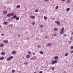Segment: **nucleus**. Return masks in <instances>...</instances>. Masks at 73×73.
Returning <instances> with one entry per match:
<instances>
[{
	"mask_svg": "<svg viewBox=\"0 0 73 73\" xmlns=\"http://www.w3.org/2000/svg\"><path fill=\"white\" fill-rule=\"evenodd\" d=\"M16 52L15 50H14L12 51L13 54H16Z\"/></svg>",
	"mask_w": 73,
	"mask_h": 73,
	"instance_id": "6e6552de",
	"label": "nucleus"
},
{
	"mask_svg": "<svg viewBox=\"0 0 73 73\" xmlns=\"http://www.w3.org/2000/svg\"><path fill=\"white\" fill-rule=\"evenodd\" d=\"M70 9V8H68L66 9L67 12H69Z\"/></svg>",
	"mask_w": 73,
	"mask_h": 73,
	"instance_id": "ddd939ff",
	"label": "nucleus"
},
{
	"mask_svg": "<svg viewBox=\"0 0 73 73\" xmlns=\"http://www.w3.org/2000/svg\"><path fill=\"white\" fill-rule=\"evenodd\" d=\"M69 44H71V41H69Z\"/></svg>",
	"mask_w": 73,
	"mask_h": 73,
	"instance_id": "49530a36",
	"label": "nucleus"
},
{
	"mask_svg": "<svg viewBox=\"0 0 73 73\" xmlns=\"http://www.w3.org/2000/svg\"><path fill=\"white\" fill-rule=\"evenodd\" d=\"M60 33L61 35H62V34L64 33V31H61Z\"/></svg>",
	"mask_w": 73,
	"mask_h": 73,
	"instance_id": "4468645a",
	"label": "nucleus"
},
{
	"mask_svg": "<svg viewBox=\"0 0 73 73\" xmlns=\"http://www.w3.org/2000/svg\"><path fill=\"white\" fill-rule=\"evenodd\" d=\"M71 53H73V50H72V51H71Z\"/></svg>",
	"mask_w": 73,
	"mask_h": 73,
	"instance_id": "de8ad7c7",
	"label": "nucleus"
},
{
	"mask_svg": "<svg viewBox=\"0 0 73 73\" xmlns=\"http://www.w3.org/2000/svg\"><path fill=\"white\" fill-rule=\"evenodd\" d=\"M44 18L45 20H46L47 19V17L46 16H44Z\"/></svg>",
	"mask_w": 73,
	"mask_h": 73,
	"instance_id": "b1692460",
	"label": "nucleus"
},
{
	"mask_svg": "<svg viewBox=\"0 0 73 73\" xmlns=\"http://www.w3.org/2000/svg\"><path fill=\"white\" fill-rule=\"evenodd\" d=\"M0 46L1 47H3L4 46V45H3V44H1L0 45Z\"/></svg>",
	"mask_w": 73,
	"mask_h": 73,
	"instance_id": "aec40b11",
	"label": "nucleus"
},
{
	"mask_svg": "<svg viewBox=\"0 0 73 73\" xmlns=\"http://www.w3.org/2000/svg\"><path fill=\"white\" fill-rule=\"evenodd\" d=\"M1 35L2 36H4V34H2Z\"/></svg>",
	"mask_w": 73,
	"mask_h": 73,
	"instance_id": "37998d69",
	"label": "nucleus"
},
{
	"mask_svg": "<svg viewBox=\"0 0 73 73\" xmlns=\"http://www.w3.org/2000/svg\"><path fill=\"white\" fill-rule=\"evenodd\" d=\"M40 53L41 54H43V52H42V51H41L40 52Z\"/></svg>",
	"mask_w": 73,
	"mask_h": 73,
	"instance_id": "5701e85b",
	"label": "nucleus"
},
{
	"mask_svg": "<svg viewBox=\"0 0 73 73\" xmlns=\"http://www.w3.org/2000/svg\"><path fill=\"white\" fill-rule=\"evenodd\" d=\"M35 58H36V57H32L31 59V60H35Z\"/></svg>",
	"mask_w": 73,
	"mask_h": 73,
	"instance_id": "423d86ee",
	"label": "nucleus"
},
{
	"mask_svg": "<svg viewBox=\"0 0 73 73\" xmlns=\"http://www.w3.org/2000/svg\"><path fill=\"white\" fill-rule=\"evenodd\" d=\"M71 35H73V33H72L71 34Z\"/></svg>",
	"mask_w": 73,
	"mask_h": 73,
	"instance_id": "4d7b16f0",
	"label": "nucleus"
},
{
	"mask_svg": "<svg viewBox=\"0 0 73 73\" xmlns=\"http://www.w3.org/2000/svg\"><path fill=\"white\" fill-rule=\"evenodd\" d=\"M58 56H56L54 58V59L55 60H58Z\"/></svg>",
	"mask_w": 73,
	"mask_h": 73,
	"instance_id": "9b49d317",
	"label": "nucleus"
},
{
	"mask_svg": "<svg viewBox=\"0 0 73 73\" xmlns=\"http://www.w3.org/2000/svg\"><path fill=\"white\" fill-rule=\"evenodd\" d=\"M28 64V63H26V65H27Z\"/></svg>",
	"mask_w": 73,
	"mask_h": 73,
	"instance_id": "13d9d810",
	"label": "nucleus"
},
{
	"mask_svg": "<svg viewBox=\"0 0 73 73\" xmlns=\"http://www.w3.org/2000/svg\"><path fill=\"white\" fill-rule=\"evenodd\" d=\"M5 53L4 52H2L1 53V54L2 56H4V55H5Z\"/></svg>",
	"mask_w": 73,
	"mask_h": 73,
	"instance_id": "20e7f679",
	"label": "nucleus"
},
{
	"mask_svg": "<svg viewBox=\"0 0 73 73\" xmlns=\"http://www.w3.org/2000/svg\"><path fill=\"white\" fill-rule=\"evenodd\" d=\"M47 46H50L51 45V44L50 43H48V44L47 45Z\"/></svg>",
	"mask_w": 73,
	"mask_h": 73,
	"instance_id": "4be33fe9",
	"label": "nucleus"
},
{
	"mask_svg": "<svg viewBox=\"0 0 73 73\" xmlns=\"http://www.w3.org/2000/svg\"><path fill=\"white\" fill-rule=\"evenodd\" d=\"M15 70H12V72L13 73H14L15 72Z\"/></svg>",
	"mask_w": 73,
	"mask_h": 73,
	"instance_id": "2f4dec72",
	"label": "nucleus"
},
{
	"mask_svg": "<svg viewBox=\"0 0 73 73\" xmlns=\"http://www.w3.org/2000/svg\"><path fill=\"white\" fill-rule=\"evenodd\" d=\"M44 68V66H43L42 67V68Z\"/></svg>",
	"mask_w": 73,
	"mask_h": 73,
	"instance_id": "09e8293b",
	"label": "nucleus"
},
{
	"mask_svg": "<svg viewBox=\"0 0 73 73\" xmlns=\"http://www.w3.org/2000/svg\"><path fill=\"white\" fill-rule=\"evenodd\" d=\"M38 48H41V46L40 45H39L38 46Z\"/></svg>",
	"mask_w": 73,
	"mask_h": 73,
	"instance_id": "c756f323",
	"label": "nucleus"
},
{
	"mask_svg": "<svg viewBox=\"0 0 73 73\" xmlns=\"http://www.w3.org/2000/svg\"><path fill=\"white\" fill-rule=\"evenodd\" d=\"M20 36L19 35L18 36V37H20Z\"/></svg>",
	"mask_w": 73,
	"mask_h": 73,
	"instance_id": "603ef678",
	"label": "nucleus"
},
{
	"mask_svg": "<svg viewBox=\"0 0 73 73\" xmlns=\"http://www.w3.org/2000/svg\"><path fill=\"white\" fill-rule=\"evenodd\" d=\"M40 26L41 27H43V26L42 25H40Z\"/></svg>",
	"mask_w": 73,
	"mask_h": 73,
	"instance_id": "79ce46f5",
	"label": "nucleus"
},
{
	"mask_svg": "<svg viewBox=\"0 0 73 73\" xmlns=\"http://www.w3.org/2000/svg\"><path fill=\"white\" fill-rule=\"evenodd\" d=\"M45 1H48L49 0H44Z\"/></svg>",
	"mask_w": 73,
	"mask_h": 73,
	"instance_id": "c03bdc74",
	"label": "nucleus"
},
{
	"mask_svg": "<svg viewBox=\"0 0 73 73\" xmlns=\"http://www.w3.org/2000/svg\"><path fill=\"white\" fill-rule=\"evenodd\" d=\"M39 73H42V71H41L39 72Z\"/></svg>",
	"mask_w": 73,
	"mask_h": 73,
	"instance_id": "a18cd8bd",
	"label": "nucleus"
},
{
	"mask_svg": "<svg viewBox=\"0 0 73 73\" xmlns=\"http://www.w3.org/2000/svg\"><path fill=\"white\" fill-rule=\"evenodd\" d=\"M1 27V25H0V28Z\"/></svg>",
	"mask_w": 73,
	"mask_h": 73,
	"instance_id": "052dcab7",
	"label": "nucleus"
},
{
	"mask_svg": "<svg viewBox=\"0 0 73 73\" xmlns=\"http://www.w3.org/2000/svg\"><path fill=\"white\" fill-rule=\"evenodd\" d=\"M3 14H4V15H7V11H5L3 12Z\"/></svg>",
	"mask_w": 73,
	"mask_h": 73,
	"instance_id": "dca6fc26",
	"label": "nucleus"
},
{
	"mask_svg": "<svg viewBox=\"0 0 73 73\" xmlns=\"http://www.w3.org/2000/svg\"><path fill=\"white\" fill-rule=\"evenodd\" d=\"M56 36V34H54L53 35H52V36Z\"/></svg>",
	"mask_w": 73,
	"mask_h": 73,
	"instance_id": "473e14b6",
	"label": "nucleus"
},
{
	"mask_svg": "<svg viewBox=\"0 0 73 73\" xmlns=\"http://www.w3.org/2000/svg\"><path fill=\"white\" fill-rule=\"evenodd\" d=\"M13 27V25H11L10 27Z\"/></svg>",
	"mask_w": 73,
	"mask_h": 73,
	"instance_id": "ea45409f",
	"label": "nucleus"
},
{
	"mask_svg": "<svg viewBox=\"0 0 73 73\" xmlns=\"http://www.w3.org/2000/svg\"><path fill=\"white\" fill-rule=\"evenodd\" d=\"M73 38H72V36H71L70 38V40H72Z\"/></svg>",
	"mask_w": 73,
	"mask_h": 73,
	"instance_id": "a19ab883",
	"label": "nucleus"
},
{
	"mask_svg": "<svg viewBox=\"0 0 73 73\" xmlns=\"http://www.w3.org/2000/svg\"><path fill=\"white\" fill-rule=\"evenodd\" d=\"M62 1H63V2H64L65 1V0H62Z\"/></svg>",
	"mask_w": 73,
	"mask_h": 73,
	"instance_id": "58836bf2",
	"label": "nucleus"
},
{
	"mask_svg": "<svg viewBox=\"0 0 73 73\" xmlns=\"http://www.w3.org/2000/svg\"><path fill=\"white\" fill-rule=\"evenodd\" d=\"M35 59H36H36H37V58H36V57H35Z\"/></svg>",
	"mask_w": 73,
	"mask_h": 73,
	"instance_id": "bf43d9fd",
	"label": "nucleus"
},
{
	"mask_svg": "<svg viewBox=\"0 0 73 73\" xmlns=\"http://www.w3.org/2000/svg\"><path fill=\"white\" fill-rule=\"evenodd\" d=\"M54 69V67H52V70H53Z\"/></svg>",
	"mask_w": 73,
	"mask_h": 73,
	"instance_id": "c9c22d12",
	"label": "nucleus"
},
{
	"mask_svg": "<svg viewBox=\"0 0 73 73\" xmlns=\"http://www.w3.org/2000/svg\"><path fill=\"white\" fill-rule=\"evenodd\" d=\"M47 38V37L46 36L45 38Z\"/></svg>",
	"mask_w": 73,
	"mask_h": 73,
	"instance_id": "864d4df0",
	"label": "nucleus"
},
{
	"mask_svg": "<svg viewBox=\"0 0 73 73\" xmlns=\"http://www.w3.org/2000/svg\"><path fill=\"white\" fill-rule=\"evenodd\" d=\"M24 64H25V63H24Z\"/></svg>",
	"mask_w": 73,
	"mask_h": 73,
	"instance_id": "69168bd1",
	"label": "nucleus"
},
{
	"mask_svg": "<svg viewBox=\"0 0 73 73\" xmlns=\"http://www.w3.org/2000/svg\"><path fill=\"white\" fill-rule=\"evenodd\" d=\"M58 61L57 60H52V62H51L52 65H54V64H56L57 62Z\"/></svg>",
	"mask_w": 73,
	"mask_h": 73,
	"instance_id": "f257e3e1",
	"label": "nucleus"
},
{
	"mask_svg": "<svg viewBox=\"0 0 73 73\" xmlns=\"http://www.w3.org/2000/svg\"><path fill=\"white\" fill-rule=\"evenodd\" d=\"M32 24L33 25H34L35 24V22H33Z\"/></svg>",
	"mask_w": 73,
	"mask_h": 73,
	"instance_id": "f704fd0d",
	"label": "nucleus"
},
{
	"mask_svg": "<svg viewBox=\"0 0 73 73\" xmlns=\"http://www.w3.org/2000/svg\"><path fill=\"white\" fill-rule=\"evenodd\" d=\"M28 54H31V51H29L28 52Z\"/></svg>",
	"mask_w": 73,
	"mask_h": 73,
	"instance_id": "7c9ffc66",
	"label": "nucleus"
},
{
	"mask_svg": "<svg viewBox=\"0 0 73 73\" xmlns=\"http://www.w3.org/2000/svg\"><path fill=\"white\" fill-rule=\"evenodd\" d=\"M66 62H67V63H68V62H66Z\"/></svg>",
	"mask_w": 73,
	"mask_h": 73,
	"instance_id": "680f3d73",
	"label": "nucleus"
},
{
	"mask_svg": "<svg viewBox=\"0 0 73 73\" xmlns=\"http://www.w3.org/2000/svg\"><path fill=\"white\" fill-rule=\"evenodd\" d=\"M17 8H20V5H18L17 6Z\"/></svg>",
	"mask_w": 73,
	"mask_h": 73,
	"instance_id": "f3484780",
	"label": "nucleus"
},
{
	"mask_svg": "<svg viewBox=\"0 0 73 73\" xmlns=\"http://www.w3.org/2000/svg\"><path fill=\"white\" fill-rule=\"evenodd\" d=\"M8 22H3V24L4 25H7V24H8Z\"/></svg>",
	"mask_w": 73,
	"mask_h": 73,
	"instance_id": "39448f33",
	"label": "nucleus"
},
{
	"mask_svg": "<svg viewBox=\"0 0 73 73\" xmlns=\"http://www.w3.org/2000/svg\"><path fill=\"white\" fill-rule=\"evenodd\" d=\"M11 16H13L14 15H13V13H12L11 14H10Z\"/></svg>",
	"mask_w": 73,
	"mask_h": 73,
	"instance_id": "393cba45",
	"label": "nucleus"
},
{
	"mask_svg": "<svg viewBox=\"0 0 73 73\" xmlns=\"http://www.w3.org/2000/svg\"><path fill=\"white\" fill-rule=\"evenodd\" d=\"M55 23H56L57 25H60V22L59 21H55Z\"/></svg>",
	"mask_w": 73,
	"mask_h": 73,
	"instance_id": "7ed1b4c3",
	"label": "nucleus"
},
{
	"mask_svg": "<svg viewBox=\"0 0 73 73\" xmlns=\"http://www.w3.org/2000/svg\"><path fill=\"white\" fill-rule=\"evenodd\" d=\"M35 53H33V55H35Z\"/></svg>",
	"mask_w": 73,
	"mask_h": 73,
	"instance_id": "5fc2aeb1",
	"label": "nucleus"
},
{
	"mask_svg": "<svg viewBox=\"0 0 73 73\" xmlns=\"http://www.w3.org/2000/svg\"><path fill=\"white\" fill-rule=\"evenodd\" d=\"M13 17H12V18H11V20H13Z\"/></svg>",
	"mask_w": 73,
	"mask_h": 73,
	"instance_id": "8fccbe9b",
	"label": "nucleus"
},
{
	"mask_svg": "<svg viewBox=\"0 0 73 73\" xmlns=\"http://www.w3.org/2000/svg\"><path fill=\"white\" fill-rule=\"evenodd\" d=\"M0 60H4V57L2 56L0 58Z\"/></svg>",
	"mask_w": 73,
	"mask_h": 73,
	"instance_id": "f8f14e48",
	"label": "nucleus"
},
{
	"mask_svg": "<svg viewBox=\"0 0 73 73\" xmlns=\"http://www.w3.org/2000/svg\"><path fill=\"white\" fill-rule=\"evenodd\" d=\"M16 19V20H19V17H17Z\"/></svg>",
	"mask_w": 73,
	"mask_h": 73,
	"instance_id": "412c9836",
	"label": "nucleus"
},
{
	"mask_svg": "<svg viewBox=\"0 0 73 73\" xmlns=\"http://www.w3.org/2000/svg\"><path fill=\"white\" fill-rule=\"evenodd\" d=\"M68 54H69L68 53H66L65 54V56H68Z\"/></svg>",
	"mask_w": 73,
	"mask_h": 73,
	"instance_id": "6ab92c4d",
	"label": "nucleus"
},
{
	"mask_svg": "<svg viewBox=\"0 0 73 73\" xmlns=\"http://www.w3.org/2000/svg\"><path fill=\"white\" fill-rule=\"evenodd\" d=\"M65 36H66V34H65L64 35V37H65Z\"/></svg>",
	"mask_w": 73,
	"mask_h": 73,
	"instance_id": "4c0bfd02",
	"label": "nucleus"
},
{
	"mask_svg": "<svg viewBox=\"0 0 73 73\" xmlns=\"http://www.w3.org/2000/svg\"><path fill=\"white\" fill-rule=\"evenodd\" d=\"M29 37H27V38H25V40H29Z\"/></svg>",
	"mask_w": 73,
	"mask_h": 73,
	"instance_id": "bb28decb",
	"label": "nucleus"
},
{
	"mask_svg": "<svg viewBox=\"0 0 73 73\" xmlns=\"http://www.w3.org/2000/svg\"><path fill=\"white\" fill-rule=\"evenodd\" d=\"M35 12H38V9H36L35 10Z\"/></svg>",
	"mask_w": 73,
	"mask_h": 73,
	"instance_id": "72a5a7b5",
	"label": "nucleus"
},
{
	"mask_svg": "<svg viewBox=\"0 0 73 73\" xmlns=\"http://www.w3.org/2000/svg\"><path fill=\"white\" fill-rule=\"evenodd\" d=\"M68 3H70V1H69V0H68Z\"/></svg>",
	"mask_w": 73,
	"mask_h": 73,
	"instance_id": "3c124183",
	"label": "nucleus"
},
{
	"mask_svg": "<svg viewBox=\"0 0 73 73\" xmlns=\"http://www.w3.org/2000/svg\"><path fill=\"white\" fill-rule=\"evenodd\" d=\"M13 58V56H10V57H8L7 59V61H9L11 59Z\"/></svg>",
	"mask_w": 73,
	"mask_h": 73,
	"instance_id": "f03ea898",
	"label": "nucleus"
},
{
	"mask_svg": "<svg viewBox=\"0 0 73 73\" xmlns=\"http://www.w3.org/2000/svg\"><path fill=\"white\" fill-rule=\"evenodd\" d=\"M31 57V56H30V55H27V56H26V57L27 58H30Z\"/></svg>",
	"mask_w": 73,
	"mask_h": 73,
	"instance_id": "1a4fd4ad",
	"label": "nucleus"
},
{
	"mask_svg": "<svg viewBox=\"0 0 73 73\" xmlns=\"http://www.w3.org/2000/svg\"><path fill=\"white\" fill-rule=\"evenodd\" d=\"M53 20H55V19H54V18H53Z\"/></svg>",
	"mask_w": 73,
	"mask_h": 73,
	"instance_id": "6e6d98bb",
	"label": "nucleus"
},
{
	"mask_svg": "<svg viewBox=\"0 0 73 73\" xmlns=\"http://www.w3.org/2000/svg\"><path fill=\"white\" fill-rule=\"evenodd\" d=\"M26 33H28V32H26Z\"/></svg>",
	"mask_w": 73,
	"mask_h": 73,
	"instance_id": "e2e57ef3",
	"label": "nucleus"
},
{
	"mask_svg": "<svg viewBox=\"0 0 73 73\" xmlns=\"http://www.w3.org/2000/svg\"><path fill=\"white\" fill-rule=\"evenodd\" d=\"M17 17V16L16 15H14L13 16L14 19H16Z\"/></svg>",
	"mask_w": 73,
	"mask_h": 73,
	"instance_id": "a211bd4d",
	"label": "nucleus"
},
{
	"mask_svg": "<svg viewBox=\"0 0 73 73\" xmlns=\"http://www.w3.org/2000/svg\"><path fill=\"white\" fill-rule=\"evenodd\" d=\"M9 20H11L10 19H9Z\"/></svg>",
	"mask_w": 73,
	"mask_h": 73,
	"instance_id": "0e129e2a",
	"label": "nucleus"
},
{
	"mask_svg": "<svg viewBox=\"0 0 73 73\" xmlns=\"http://www.w3.org/2000/svg\"><path fill=\"white\" fill-rule=\"evenodd\" d=\"M58 8V6H57L56 7H55V9H57Z\"/></svg>",
	"mask_w": 73,
	"mask_h": 73,
	"instance_id": "a878e982",
	"label": "nucleus"
},
{
	"mask_svg": "<svg viewBox=\"0 0 73 73\" xmlns=\"http://www.w3.org/2000/svg\"><path fill=\"white\" fill-rule=\"evenodd\" d=\"M30 18L33 19H35V16H30Z\"/></svg>",
	"mask_w": 73,
	"mask_h": 73,
	"instance_id": "9d476101",
	"label": "nucleus"
},
{
	"mask_svg": "<svg viewBox=\"0 0 73 73\" xmlns=\"http://www.w3.org/2000/svg\"><path fill=\"white\" fill-rule=\"evenodd\" d=\"M11 14L10 13H9L7 15V17H11Z\"/></svg>",
	"mask_w": 73,
	"mask_h": 73,
	"instance_id": "0eeeda50",
	"label": "nucleus"
},
{
	"mask_svg": "<svg viewBox=\"0 0 73 73\" xmlns=\"http://www.w3.org/2000/svg\"><path fill=\"white\" fill-rule=\"evenodd\" d=\"M64 30V28L63 27L61 29L62 31H63Z\"/></svg>",
	"mask_w": 73,
	"mask_h": 73,
	"instance_id": "c85d7f7f",
	"label": "nucleus"
},
{
	"mask_svg": "<svg viewBox=\"0 0 73 73\" xmlns=\"http://www.w3.org/2000/svg\"><path fill=\"white\" fill-rule=\"evenodd\" d=\"M57 28H55L54 29V31H57Z\"/></svg>",
	"mask_w": 73,
	"mask_h": 73,
	"instance_id": "cd10ccee",
	"label": "nucleus"
},
{
	"mask_svg": "<svg viewBox=\"0 0 73 73\" xmlns=\"http://www.w3.org/2000/svg\"><path fill=\"white\" fill-rule=\"evenodd\" d=\"M4 42L6 44H7V43L8 42V41L7 40H5Z\"/></svg>",
	"mask_w": 73,
	"mask_h": 73,
	"instance_id": "2eb2a0df",
	"label": "nucleus"
},
{
	"mask_svg": "<svg viewBox=\"0 0 73 73\" xmlns=\"http://www.w3.org/2000/svg\"><path fill=\"white\" fill-rule=\"evenodd\" d=\"M70 48L71 49H73V46H72L70 47Z\"/></svg>",
	"mask_w": 73,
	"mask_h": 73,
	"instance_id": "e433bc0d",
	"label": "nucleus"
}]
</instances>
